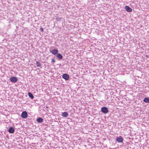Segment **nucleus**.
I'll list each match as a JSON object with an SVG mask.
<instances>
[{"mask_svg": "<svg viewBox=\"0 0 149 149\" xmlns=\"http://www.w3.org/2000/svg\"><path fill=\"white\" fill-rule=\"evenodd\" d=\"M28 116V114L27 112L26 111H23L22 114H21V116L22 118H25L26 117H27Z\"/></svg>", "mask_w": 149, "mask_h": 149, "instance_id": "f257e3e1", "label": "nucleus"}, {"mask_svg": "<svg viewBox=\"0 0 149 149\" xmlns=\"http://www.w3.org/2000/svg\"><path fill=\"white\" fill-rule=\"evenodd\" d=\"M101 111L104 113H107L108 112V109L106 107H102L101 108Z\"/></svg>", "mask_w": 149, "mask_h": 149, "instance_id": "f03ea898", "label": "nucleus"}, {"mask_svg": "<svg viewBox=\"0 0 149 149\" xmlns=\"http://www.w3.org/2000/svg\"><path fill=\"white\" fill-rule=\"evenodd\" d=\"M116 140L119 143H121L123 141V139L121 136L117 137L116 138Z\"/></svg>", "mask_w": 149, "mask_h": 149, "instance_id": "7ed1b4c3", "label": "nucleus"}, {"mask_svg": "<svg viewBox=\"0 0 149 149\" xmlns=\"http://www.w3.org/2000/svg\"><path fill=\"white\" fill-rule=\"evenodd\" d=\"M11 82L13 83L16 82L17 81V79L16 77H12L10 78Z\"/></svg>", "mask_w": 149, "mask_h": 149, "instance_id": "20e7f679", "label": "nucleus"}, {"mask_svg": "<svg viewBox=\"0 0 149 149\" xmlns=\"http://www.w3.org/2000/svg\"><path fill=\"white\" fill-rule=\"evenodd\" d=\"M62 77L66 80H68L69 79V77L68 74H64L63 75Z\"/></svg>", "mask_w": 149, "mask_h": 149, "instance_id": "39448f33", "label": "nucleus"}, {"mask_svg": "<svg viewBox=\"0 0 149 149\" xmlns=\"http://www.w3.org/2000/svg\"><path fill=\"white\" fill-rule=\"evenodd\" d=\"M8 131L10 133L13 134L15 132V129L13 127H10L9 128Z\"/></svg>", "mask_w": 149, "mask_h": 149, "instance_id": "423d86ee", "label": "nucleus"}, {"mask_svg": "<svg viewBox=\"0 0 149 149\" xmlns=\"http://www.w3.org/2000/svg\"><path fill=\"white\" fill-rule=\"evenodd\" d=\"M58 51L57 49H54L53 50L50 51V52L52 54L55 55L58 53Z\"/></svg>", "mask_w": 149, "mask_h": 149, "instance_id": "0eeeda50", "label": "nucleus"}, {"mask_svg": "<svg viewBox=\"0 0 149 149\" xmlns=\"http://www.w3.org/2000/svg\"><path fill=\"white\" fill-rule=\"evenodd\" d=\"M125 9L128 12H131L132 11V9L128 6H126Z\"/></svg>", "mask_w": 149, "mask_h": 149, "instance_id": "6e6552de", "label": "nucleus"}, {"mask_svg": "<svg viewBox=\"0 0 149 149\" xmlns=\"http://www.w3.org/2000/svg\"><path fill=\"white\" fill-rule=\"evenodd\" d=\"M56 57L60 60H61L63 58V56L61 54H58L56 55Z\"/></svg>", "mask_w": 149, "mask_h": 149, "instance_id": "1a4fd4ad", "label": "nucleus"}, {"mask_svg": "<svg viewBox=\"0 0 149 149\" xmlns=\"http://www.w3.org/2000/svg\"><path fill=\"white\" fill-rule=\"evenodd\" d=\"M68 115V114L67 112H65L62 113V116L63 117H67Z\"/></svg>", "mask_w": 149, "mask_h": 149, "instance_id": "9d476101", "label": "nucleus"}, {"mask_svg": "<svg viewBox=\"0 0 149 149\" xmlns=\"http://www.w3.org/2000/svg\"><path fill=\"white\" fill-rule=\"evenodd\" d=\"M43 119L41 118H39L37 119V121L39 123H41L42 122Z\"/></svg>", "mask_w": 149, "mask_h": 149, "instance_id": "9b49d317", "label": "nucleus"}, {"mask_svg": "<svg viewBox=\"0 0 149 149\" xmlns=\"http://www.w3.org/2000/svg\"><path fill=\"white\" fill-rule=\"evenodd\" d=\"M28 95L30 97L31 99H33V98L34 96L31 93L29 92L28 93Z\"/></svg>", "mask_w": 149, "mask_h": 149, "instance_id": "f8f14e48", "label": "nucleus"}, {"mask_svg": "<svg viewBox=\"0 0 149 149\" xmlns=\"http://www.w3.org/2000/svg\"><path fill=\"white\" fill-rule=\"evenodd\" d=\"M143 101L147 103H149V98L148 97L145 98L143 100Z\"/></svg>", "mask_w": 149, "mask_h": 149, "instance_id": "ddd939ff", "label": "nucleus"}, {"mask_svg": "<svg viewBox=\"0 0 149 149\" xmlns=\"http://www.w3.org/2000/svg\"><path fill=\"white\" fill-rule=\"evenodd\" d=\"M36 64L37 66L38 67H40L41 65L40 63L38 61H37L36 62Z\"/></svg>", "mask_w": 149, "mask_h": 149, "instance_id": "4468645a", "label": "nucleus"}, {"mask_svg": "<svg viewBox=\"0 0 149 149\" xmlns=\"http://www.w3.org/2000/svg\"><path fill=\"white\" fill-rule=\"evenodd\" d=\"M62 18L61 17H57L56 19L58 21H60Z\"/></svg>", "mask_w": 149, "mask_h": 149, "instance_id": "2eb2a0df", "label": "nucleus"}, {"mask_svg": "<svg viewBox=\"0 0 149 149\" xmlns=\"http://www.w3.org/2000/svg\"><path fill=\"white\" fill-rule=\"evenodd\" d=\"M52 62L54 63V62H55V60L54 59V58H53L52 59Z\"/></svg>", "mask_w": 149, "mask_h": 149, "instance_id": "dca6fc26", "label": "nucleus"}, {"mask_svg": "<svg viewBox=\"0 0 149 149\" xmlns=\"http://www.w3.org/2000/svg\"><path fill=\"white\" fill-rule=\"evenodd\" d=\"M40 30L42 31H43V30H44V29H43V28H41L40 29Z\"/></svg>", "mask_w": 149, "mask_h": 149, "instance_id": "f3484780", "label": "nucleus"}]
</instances>
